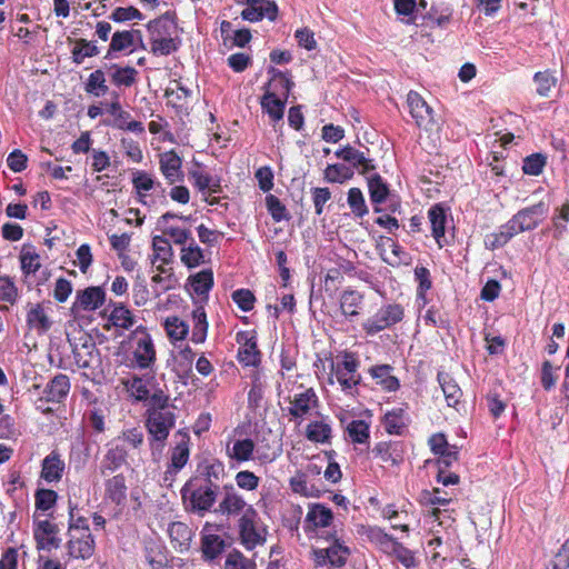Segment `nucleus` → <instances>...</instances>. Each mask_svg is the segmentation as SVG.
Masks as SVG:
<instances>
[{"mask_svg": "<svg viewBox=\"0 0 569 569\" xmlns=\"http://www.w3.org/2000/svg\"><path fill=\"white\" fill-rule=\"evenodd\" d=\"M266 202L268 210L270 211L274 220L280 221L281 219L284 218L286 208L277 197L270 194L267 197Z\"/></svg>", "mask_w": 569, "mask_h": 569, "instance_id": "13d9d810", "label": "nucleus"}, {"mask_svg": "<svg viewBox=\"0 0 569 569\" xmlns=\"http://www.w3.org/2000/svg\"><path fill=\"white\" fill-rule=\"evenodd\" d=\"M134 358L141 368L149 367L156 359V351L148 335H144L137 342Z\"/></svg>", "mask_w": 569, "mask_h": 569, "instance_id": "dca6fc26", "label": "nucleus"}, {"mask_svg": "<svg viewBox=\"0 0 569 569\" xmlns=\"http://www.w3.org/2000/svg\"><path fill=\"white\" fill-rule=\"evenodd\" d=\"M336 157L342 159L343 161L352 163L353 167L360 166V173L362 174L373 169V166L369 163V160L365 158L363 153L350 146H347L343 149L337 151Z\"/></svg>", "mask_w": 569, "mask_h": 569, "instance_id": "a211bd4d", "label": "nucleus"}, {"mask_svg": "<svg viewBox=\"0 0 569 569\" xmlns=\"http://www.w3.org/2000/svg\"><path fill=\"white\" fill-rule=\"evenodd\" d=\"M192 289L198 295L207 293L213 284L211 270H202L190 278Z\"/></svg>", "mask_w": 569, "mask_h": 569, "instance_id": "cd10ccee", "label": "nucleus"}, {"mask_svg": "<svg viewBox=\"0 0 569 569\" xmlns=\"http://www.w3.org/2000/svg\"><path fill=\"white\" fill-rule=\"evenodd\" d=\"M352 177L353 171L345 164H330L325 170V179L329 182L342 183Z\"/></svg>", "mask_w": 569, "mask_h": 569, "instance_id": "c756f323", "label": "nucleus"}, {"mask_svg": "<svg viewBox=\"0 0 569 569\" xmlns=\"http://www.w3.org/2000/svg\"><path fill=\"white\" fill-rule=\"evenodd\" d=\"M362 295L355 290L343 291L340 296L341 313L348 319L359 316L362 309Z\"/></svg>", "mask_w": 569, "mask_h": 569, "instance_id": "f8f14e48", "label": "nucleus"}, {"mask_svg": "<svg viewBox=\"0 0 569 569\" xmlns=\"http://www.w3.org/2000/svg\"><path fill=\"white\" fill-rule=\"evenodd\" d=\"M407 102L410 109L412 118L419 128L427 132H438V127L433 121L432 109L421 98V96L415 91H410L407 96Z\"/></svg>", "mask_w": 569, "mask_h": 569, "instance_id": "39448f33", "label": "nucleus"}, {"mask_svg": "<svg viewBox=\"0 0 569 569\" xmlns=\"http://www.w3.org/2000/svg\"><path fill=\"white\" fill-rule=\"evenodd\" d=\"M237 485L240 488L252 490L258 485V477H256L252 472L241 471L236 477Z\"/></svg>", "mask_w": 569, "mask_h": 569, "instance_id": "338daca9", "label": "nucleus"}, {"mask_svg": "<svg viewBox=\"0 0 569 569\" xmlns=\"http://www.w3.org/2000/svg\"><path fill=\"white\" fill-rule=\"evenodd\" d=\"M533 80L537 84V93L540 97H549V93L556 86V79L547 72L536 73Z\"/></svg>", "mask_w": 569, "mask_h": 569, "instance_id": "a19ab883", "label": "nucleus"}, {"mask_svg": "<svg viewBox=\"0 0 569 569\" xmlns=\"http://www.w3.org/2000/svg\"><path fill=\"white\" fill-rule=\"evenodd\" d=\"M329 435L330 428L325 423L315 422L308 426L307 437L312 441L323 442L329 438Z\"/></svg>", "mask_w": 569, "mask_h": 569, "instance_id": "de8ad7c7", "label": "nucleus"}, {"mask_svg": "<svg viewBox=\"0 0 569 569\" xmlns=\"http://www.w3.org/2000/svg\"><path fill=\"white\" fill-rule=\"evenodd\" d=\"M256 178L259 181V187L263 191H269L272 188V186H273V182H272L273 174H272V171L268 167L260 168L256 172Z\"/></svg>", "mask_w": 569, "mask_h": 569, "instance_id": "774afa93", "label": "nucleus"}, {"mask_svg": "<svg viewBox=\"0 0 569 569\" xmlns=\"http://www.w3.org/2000/svg\"><path fill=\"white\" fill-rule=\"evenodd\" d=\"M545 213L543 203L540 202L530 208L520 210L513 218L506 224L507 229L513 230L516 233L531 230L537 227V221L533 219L535 216H541Z\"/></svg>", "mask_w": 569, "mask_h": 569, "instance_id": "6e6552de", "label": "nucleus"}, {"mask_svg": "<svg viewBox=\"0 0 569 569\" xmlns=\"http://www.w3.org/2000/svg\"><path fill=\"white\" fill-rule=\"evenodd\" d=\"M391 546V555H393L405 567L411 568L416 566L412 552L396 541H388Z\"/></svg>", "mask_w": 569, "mask_h": 569, "instance_id": "79ce46f5", "label": "nucleus"}, {"mask_svg": "<svg viewBox=\"0 0 569 569\" xmlns=\"http://www.w3.org/2000/svg\"><path fill=\"white\" fill-rule=\"evenodd\" d=\"M7 162L8 167L12 171L20 172L26 168L27 156L23 154L20 150H14L9 154Z\"/></svg>", "mask_w": 569, "mask_h": 569, "instance_id": "e2e57ef3", "label": "nucleus"}, {"mask_svg": "<svg viewBox=\"0 0 569 569\" xmlns=\"http://www.w3.org/2000/svg\"><path fill=\"white\" fill-rule=\"evenodd\" d=\"M191 174L196 186L200 190L209 189L212 192H218L219 184L212 182V179L209 176L202 173L201 171H193Z\"/></svg>", "mask_w": 569, "mask_h": 569, "instance_id": "052dcab7", "label": "nucleus"}, {"mask_svg": "<svg viewBox=\"0 0 569 569\" xmlns=\"http://www.w3.org/2000/svg\"><path fill=\"white\" fill-rule=\"evenodd\" d=\"M224 548V541L219 536L206 535L202 538V551L203 555L210 559H213L222 552Z\"/></svg>", "mask_w": 569, "mask_h": 569, "instance_id": "2f4dec72", "label": "nucleus"}, {"mask_svg": "<svg viewBox=\"0 0 569 569\" xmlns=\"http://www.w3.org/2000/svg\"><path fill=\"white\" fill-rule=\"evenodd\" d=\"M171 542L180 549H187L192 539V530L183 522H173L168 529Z\"/></svg>", "mask_w": 569, "mask_h": 569, "instance_id": "6ab92c4d", "label": "nucleus"}, {"mask_svg": "<svg viewBox=\"0 0 569 569\" xmlns=\"http://www.w3.org/2000/svg\"><path fill=\"white\" fill-rule=\"evenodd\" d=\"M153 256L151 263L157 262L169 263L172 259V249L168 240L156 236L152 240Z\"/></svg>", "mask_w": 569, "mask_h": 569, "instance_id": "b1692460", "label": "nucleus"}, {"mask_svg": "<svg viewBox=\"0 0 569 569\" xmlns=\"http://www.w3.org/2000/svg\"><path fill=\"white\" fill-rule=\"evenodd\" d=\"M547 159L541 153H535L529 157H527L523 160L522 170L526 174L530 176H539L545 166H546Z\"/></svg>", "mask_w": 569, "mask_h": 569, "instance_id": "c9c22d12", "label": "nucleus"}, {"mask_svg": "<svg viewBox=\"0 0 569 569\" xmlns=\"http://www.w3.org/2000/svg\"><path fill=\"white\" fill-rule=\"evenodd\" d=\"M349 436L356 442H363L368 438V426L361 420L352 421L348 426Z\"/></svg>", "mask_w": 569, "mask_h": 569, "instance_id": "864d4df0", "label": "nucleus"}, {"mask_svg": "<svg viewBox=\"0 0 569 569\" xmlns=\"http://www.w3.org/2000/svg\"><path fill=\"white\" fill-rule=\"evenodd\" d=\"M40 258L36 252L30 250H22L21 267L28 273H34L40 268Z\"/></svg>", "mask_w": 569, "mask_h": 569, "instance_id": "8fccbe9b", "label": "nucleus"}, {"mask_svg": "<svg viewBox=\"0 0 569 569\" xmlns=\"http://www.w3.org/2000/svg\"><path fill=\"white\" fill-rule=\"evenodd\" d=\"M505 229L506 230L493 232L486 237L485 244L488 249L493 250L505 246L516 234L513 230L507 229L506 227Z\"/></svg>", "mask_w": 569, "mask_h": 569, "instance_id": "58836bf2", "label": "nucleus"}, {"mask_svg": "<svg viewBox=\"0 0 569 569\" xmlns=\"http://www.w3.org/2000/svg\"><path fill=\"white\" fill-rule=\"evenodd\" d=\"M290 413L295 417H302L317 406V396L315 391L309 388L295 393L293 398L290 400Z\"/></svg>", "mask_w": 569, "mask_h": 569, "instance_id": "9b49d317", "label": "nucleus"}, {"mask_svg": "<svg viewBox=\"0 0 569 569\" xmlns=\"http://www.w3.org/2000/svg\"><path fill=\"white\" fill-rule=\"evenodd\" d=\"M403 310L398 305L387 306L381 309L373 319H369L365 323V329L368 333H376L385 328L397 323L402 319Z\"/></svg>", "mask_w": 569, "mask_h": 569, "instance_id": "0eeeda50", "label": "nucleus"}, {"mask_svg": "<svg viewBox=\"0 0 569 569\" xmlns=\"http://www.w3.org/2000/svg\"><path fill=\"white\" fill-rule=\"evenodd\" d=\"M438 380L442 388L443 395L446 397L447 403L449 407H453L459 402V399L462 395L461 389L456 383V381L450 378L446 373H439Z\"/></svg>", "mask_w": 569, "mask_h": 569, "instance_id": "412c9836", "label": "nucleus"}, {"mask_svg": "<svg viewBox=\"0 0 569 569\" xmlns=\"http://www.w3.org/2000/svg\"><path fill=\"white\" fill-rule=\"evenodd\" d=\"M295 37L300 47L307 50H313L317 47L313 32L308 28H302L296 31Z\"/></svg>", "mask_w": 569, "mask_h": 569, "instance_id": "6e6d98bb", "label": "nucleus"}, {"mask_svg": "<svg viewBox=\"0 0 569 569\" xmlns=\"http://www.w3.org/2000/svg\"><path fill=\"white\" fill-rule=\"evenodd\" d=\"M160 168L163 176L172 183L180 174L181 159L173 151H168L160 157Z\"/></svg>", "mask_w": 569, "mask_h": 569, "instance_id": "f3484780", "label": "nucleus"}, {"mask_svg": "<svg viewBox=\"0 0 569 569\" xmlns=\"http://www.w3.org/2000/svg\"><path fill=\"white\" fill-rule=\"evenodd\" d=\"M257 511L249 506L239 520L241 542L247 549H253L266 540V530L257 525Z\"/></svg>", "mask_w": 569, "mask_h": 569, "instance_id": "20e7f679", "label": "nucleus"}, {"mask_svg": "<svg viewBox=\"0 0 569 569\" xmlns=\"http://www.w3.org/2000/svg\"><path fill=\"white\" fill-rule=\"evenodd\" d=\"M57 493L53 490L42 489L37 492L36 505L41 510H48L56 501Z\"/></svg>", "mask_w": 569, "mask_h": 569, "instance_id": "4d7b16f0", "label": "nucleus"}, {"mask_svg": "<svg viewBox=\"0 0 569 569\" xmlns=\"http://www.w3.org/2000/svg\"><path fill=\"white\" fill-rule=\"evenodd\" d=\"M226 569H254V563L244 558L240 552L233 551L227 556Z\"/></svg>", "mask_w": 569, "mask_h": 569, "instance_id": "a18cd8bd", "label": "nucleus"}, {"mask_svg": "<svg viewBox=\"0 0 569 569\" xmlns=\"http://www.w3.org/2000/svg\"><path fill=\"white\" fill-rule=\"evenodd\" d=\"M557 381L555 369L549 361H545L541 370V383L546 390H550Z\"/></svg>", "mask_w": 569, "mask_h": 569, "instance_id": "680f3d73", "label": "nucleus"}, {"mask_svg": "<svg viewBox=\"0 0 569 569\" xmlns=\"http://www.w3.org/2000/svg\"><path fill=\"white\" fill-rule=\"evenodd\" d=\"M383 425H385L386 430L389 433L399 435L402 427L405 426V421L401 417V411H399V412L393 411V412L386 413L385 419H383Z\"/></svg>", "mask_w": 569, "mask_h": 569, "instance_id": "09e8293b", "label": "nucleus"}, {"mask_svg": "<svg viewBox=\"0 0 569 569\" xmlns=\"http://www.w3.org/2000/svg\"><path fill=\"white\" fill-rule=\"evenodd\" d=\"M17 297V289L9 278H0V300L13 302Z\"/></svg>", "mask_w": 569, "mask_h": 569, "instance_id": "bf43d9fd", "label": "nucleus"}, {"mask_svg": "<svg viewBox=\"0 0 569 569\" xmlns=\"http://www.w3.org/2000/svg\"><path fill=\"white\" fill-rule=\"evenodd\" d=\"M246 501L238 496L232 488L226 489L224 497L222 501L219 503V511L223 515H239L240 512H244L247 509Z\"/></svg>", "mask_w": 569, "mask_h": 569, "instance_id": "2eb2a0df", "label": "nucleus"}, {"mask_svg": "<svg viewBox=\"0 0 569 569\" xmlns=\"http://www.w3.org/2000/svg\"><path fill=\"white\" fill-rule=\"evenodd\" d=\"M254 449V443L251 439H242L233 442L231 448H228L229 456L238 461H247L251 458Z\"/></svg>", "mask_w": 569, "mask_h": 569, "instance_id": "393cba45", "label": "nucleus"}, {"mask_svg": "<svg viewBox=\"0 0 569 569\" xmlns=\"http://www.w3.org/2000/svg\"><path fill=\"white\" fill-rule=\"evenodd\" d=\"M248 8H246L241 16L249 21H258L263 17L274 20L277 14V6L267 0H248Z\"/></svg>", "mask_w": 569, "mask_h": 569, "instance_id": "9d476101", "label": "nucleus"}, {"mask_svg": "<svg viewBox=\"0 0 569 569\" xmlns=\"http://www.w3.org/2000/svg\"><path fill=\"white\" fill-rule=\"evenodd\" d=\"M70 383L67 376L54 377L48 386V398L51 401H60L69 391Z\"/></svg>", "mask_w": 569, "mask_h": 569, "instance_id": "a878e982", "label": "nucleus"}, {"mask_svg": "<svg viewBox=\"0 0 569 569\" xmlns=\"http://www.w3.org/2000/svg\"><path fill=\"white\" fill-rule=\"evenodd\" d=\"M73 353L77 363L81 368L91 367L97 358L96 346L89 337L84 339L83 343L80 347L76 346L73 348Z\"/></svg>", "mask_w": 569, "mask_h": 569, "instance_id": "aec40b11", "label": "nucleus"}, {"mask_svg": "<svg viewBox=\"0 0 569 569\" xmlns=\"http://www.w3.org/2000/svg\"><path fill=\"white\" fill-rule=\"evenodd\" d=\"M63 470L64 462L57 453L52 452L42 462L41 477L49 482L58 481L61 479Z\"/></svg>", "mask_w": 569, "mask_h": 569, "instance_id": "4468645a", "label": "nucleus"}, {"mask_svg": "<svg viewBox=\"0 0 569 569\" xmlns=\"http://www.w3.org/2000/svg\"><path fill=\"white\" fill-rule=\"evenodd\" d=\"M173 425L174 415L171 410L162 411L158 409H150L147 427L154 440H166Z\"/></svg>", "mask_w": 569, "mask_h": 569, "instance_id": "423d86ee", "label": "nucleus"}, {"mask_svg": "<svg viewBox=\"0 0 569 569\" xmlns=\"http://www.w3.org/2000/svg\"><path fill=\"white\" fill-rule=\"evenodd\" d=\"M429 218L432 227V233L438 244L441 247L440 238L445 234L446 216L442 208L436 206L430 209Z\"/></svg>", "mask_w": 569, "mask_h": 569, "instance_id": "bb28decb", "label": "nucleus"}, {"mask_svg": "<svg viewBox=\"0 0 569 569\" xmlns=\"http://www.w3.org/2000/svg\"><path fill=\"white\" fill-rule=\"evenodd\" d=\"M136 74H137V71L133 68H130V67L120 68L113 72L112 80L117 84H123V86L129 87L133 83Z\"/></svg>", "mask_w": 569, "mask_h": 569, "instance_id": "5fc2aeb1", "label": "nucleus"}, {"mask_svg": "<svg viewBox=\"0 0 569 569\" xmlns=\"http://www.w3.org/2000/svg\"><path fill=\"white\" fill-rule=\"evenodd\" d=\"M57 528L49 521H40L38 528L34 531V537L39 549H46L50 547H59V540L54 537Z\"/></svg>", "mask_w": 569, "mask_h": 569, "instance_id": "ddd939ff", "label": "nucleus"}, {"mask_svg": "<svg viewBox=\"0 0 569 569\" xmlns=\"http://www.w3.org/2000/svg\"><path fill=\"white\" fill-rule=\"evenodd\" d=\"M181 261L188 268H194L203 262V252L198 246L191 243L181 249Z\"/></svg>", "mask_w": 569, "mask_h": 569, "instance_id": "f704fd0d", "label": "nucleus"}, {"mask_svg": "<svg viewBox=\"0 0 569 569\" xmlns=\"http://www.w3.org/2000/svg\"><path fill=\"white\" fill-rule=\"evenodd\" d=\"M375 378L380 379V383L388 390H395L398 387V380L390 376L389 366H380L371 369Z\"/></svg>", "mask_w": 569, "mask_h": 569, "instance_id": "ea45409f", "label": "nucleus"}, {"mask_svg": "<svg viewBox=\"0 0 569 569\" xmlns=\"http://www.w3.org/2000/svg\"><path fill=\"white\" fill-rule=\"evenodd\" d=\"M164 326L168 336L173 340H182L188 333V326L177 317L168 318Z\"/></svg>", "mask_w": 569, "mask_h": 569, "instance_id": "4c0bfd02", "label": "nucleus"}, {"mask_svg": "<svg viewBox=\"0 0 569 569\" xmlns=\"http://www.w3.org/2000/svg\"><path fill=\"white\" fill-rule=\"evenodd\" d=\"M28 323L38 330H48L50 328V320L46 315L43 308L39 305L32 307L28 312Z\"/></svg>", "mask_w": 569, "mask_h": 569, "instance_id": "473e14b6", "label": "nucleus"}, {"mask_svg": "<svg viewBox=\"0 0 569 569\" xmlns=\"http://www.w3.org/2000/svg\"><path fill=\"white\" fill-rule=\"evenodd\" d=\"M132 39H133L132 33H130L128 31L117 32L112 37L110 47H111V49L117 50V51L123 50V49L128 48L129 46H131Z\"/></svg>", "mask_w": 569, "mask_h": 569, "instance_id": "0e129e2a", "label": "nucleus"}, {"mask_svg": "<svg viewBox=\"0 0 569 569\" xmlns=\"http://www.w3.org/2000/svg\"><path fill=\"white\" fill-rule=\"evenodd\" d=\"M398 250L399 247L391 239H387L380 244L381 257L389 264L400 262Z\"/></svg>", "mask_w": 569, "mask_h": 569, "instance_id": "49530a36", "label": "nucleus"}, {"mask_svg": "<svg viewBox=\"0 0 569 569\" xmlns=\"http://www.w3.org/2000/svg\"><path fill=\"white\" fill-rule=\"evenodd\" d=\"M348 555V548L342 546L338 540H335L329 547L315 550V561L317 565L329 563L340 567L346 562Z\"/></svg>", "mask_w": 569, "mask_h": 569, "instance_id": "1a4fd4ad", "label": "nucleus"}, {"mask_svg": "<svg viewBox=\"0 0 569 569\" xmlns=\"http://www.w3.org/2000/svg\"><path fill=\"white\" fill-rule=\"evenodd\" d=\"M238 358L246 366H257L260 353L254 341L248 340L239 350Z\"/></svg>", "mask_w": 569, "mask_h": 569, "instance_id": "72a5a7b5", "label": "nucleus"}, {"mask_svg": "<svg viewBox=\"0 0 569 569\" xmlns=\"http://www.w3.org/2000/svg\"><path fill=\"white\" fill-rule=\"evenodd\" d=\"M148 30L150 33V46L152 53L158 56H167L178 49L180 44L178 27L169 14H164L159 19L150 22Z\"/></svg>", "mask_w": 569, "mask_h": 569, "instance_id": "f03ea898", "label": "nucleus"}, {"mask_svg": "<svg viewBox=\"0 0 569 569\" xmlns=\"http://www.w3.org/2000/svg\"><path fill=\"white\" fill-rule=\"evenodd\" d=\"M216 500V491L209 486L206 488H200L192 492L191 503L193 508L204 511L209 510Z\"/></svg>", "mask_w": 569, "mask_h": 569, "instance_id": "5701e85b", "label": "nucleus"}, {"mask_svg": "<svg viewBox=\"0 0 569 569\" xmlns=\"http://www.w3.org/2000/svg\"><path fill=\"white\" fill-rule=\"evenodd\" d=\"M128 390L137 400H144L149 397V391L140 378H133L129 383Z\"/></svg>", "mask_w": 569, "mask_h": 569, "instance_id": "69168bd1", "label": "nucleus"}, {"mask_svg": "<svg viewBox=\"0 0 569 569\" xmlns=\"http://www.w3.org/2000/svg\"><path fill=\"white\" fill-rule=\"evenodd\" d=\"M348 203L353 210V212L359 217H362L368 211L362 192L358 188H351L349 190Z\"/></svg>", "mask_w": 569, "mask_h": 569, "instance_id": "37998d69", "label": "nucleus"}, {"mask_svg": "<svg viewBox=\"0 0 569 569\" xmlns=\"http://www.w3.org/2000/svg\"><path fill=\"white\" fill-rule=\"evenodd\" d=\"M370 198L372 202L381 203L386 200L389 189L380 176L375 174L368 180Z\"/></svg>", "mask_w": 569, "mask_h": 569, "instance_id": "c85d7f7f", "label": "nucleus"}, {"mask_svg": "<svg viewBox=\"0 0 569 569\" xmlns=\"http://www.w3.org/2000/svg\"><path fill=\"white\" fill-rule=\"evenodd\" d=\"M109 319L113 326L122 329H128L133 325V317L131 312L122 306L116 307L111 311Z\"/></svg>", "mask_w": 569, "mask_h": 569, "instance_id": "e433bc0d", "label": "nucleus"}, {"mask_svg": "<svg viewBox=\"0 0 569 569\" xmlns=\"http://www.w3.org/2000/svg\"><path fill=\"white\" fill-rule=\"evenodd\" d=\"M96 53V47L90 44L89 42H86L84 40L78 41L77 46L72 50L73 59L77 63H81L83 58L92 57Z\"/></svg>", "mask_w": 569, "mask_h": 569, "instance_id": "603ef678", "label": "nucleus"}, {"mask_svg": "<svg viewBox=\"0 0 569 569\" xmlns=\"http://www.w3.org/2000/svg\"><path fill=\"white\" fill-rule=\"evenodd\" d=\"M232 299L243 311H249L253 308L254 296L250 290H237L232 293Z\"/></svg>", "mask_w": 569, "mask_h": 569, "instance_id": "3c124183", "label": "nucleus"}, {"mask_svg": "<svg viewBox=\"0 0 569 569\" xmlns=\"http://www.w3.org/2000/svg\"><path fill=\"white\" fill-rule=\"evenodd\" d=\"M103 301L104 292L99 287L88 288L79 297V303L84 310H96Z\"/></svg>", "mask_w": 569, "mask_h": 569, "instance_id": "4be33fe9", "label": "nucleus"}, {"mask_svg": "<svg viewBox=\"0 0 569 569\" xmlns=\"http://www.w3.org/2000/svg\"><path fill=\"white\" fill-rule=\"evenodd\" d=\"M268 72L271 74V79L264 87L261 106L273 120H280L283 116L284 102L293 83L284 73L274 68H270Z\"/></svg>", "mask_w": 569, "mask_h": 569, "instance_id": "f257e3e1", "label": "nucleus"}, {"mask_svg": "<svg viewBox=\"0 0 569 569\" xmlns=\"http://www.w3.org/2000/svg\"><path fill=\"white\" fill-rule=\"evenodd\" d=\"M107 89L104 73L101 70L92 72L87 82V91L100 96L99 91L104 93Z\"/></svg>", "mask_w": 569, "mask_h": 569, "instance_id": "c03bdc74", "label": "nucleus"}, {"mask_svg": "<svg viewBox=\"0 0 569 569\" xmlns=\"http://www.w3.org/2000/svg\"><path fill=\"white\" fill-rule=\"evenodd\" d=\"M331 518H332V513H331L330 509H328L321 505L312 506L307 515V520L316 527L328 526Z\"/></svg>", "mask_w": 569, "mask_h": 569, "instance_id": "7c9ffc66", "label": "nucleus"}, {"mask_svg": "<svg viewBox=\"0 0 569 569\" xmlns=\"http://www.w3.org/2000/svg\"><path fill=\"white\" fill-rule=\"evenodd\" d=\"M68 553L71 558L88 559L94 550V541L88 526L69 527Z\"/></svg>", "mask_w": 569, "mask_h": 569, "instance_id": "7ed1b4c3", "label": "nucleus"}]
</instances>
